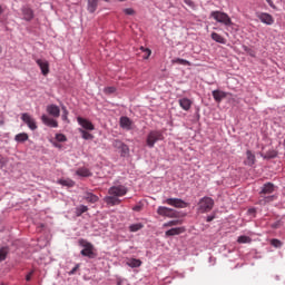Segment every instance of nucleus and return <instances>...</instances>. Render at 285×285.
Returning <instances> with one entry per match:
<instances>
[{"label": "nucleus", "mask_w": 285, "mask_h": 285, "mask_svg": "<svg viewBox=\"0 0 285 285\" xmlns=\"http://www.w3.org/2000/svg\"><path fill=\"white\" fill-rule=\"evenodd\" d=\"M78 244L83 248L80 252V255H82V257H88L89 259H95V257H97V254L95 253V245H92V243L80 238L78 240Z\"/></svg>", "instance_id": "1"}, {"label": "nucleus", "mask_w": 285, "mask_h": 285, "mask_svg": "<svg viewBox=\"0 0 285 285\" xmlns=\"http://www.w3.org/2000/svg\"><path fill=\"white\" fill-rule=\"evenodd\" d=\"M157 141H164V131L161 130H151L147 135L146 144L148 148H155Z\"/></svg>", "instance_id": "2"}, {"label": "nucleus", "mask_w": 285, "mask_h": 285, "mask_svg": "<svg viewBox=\"0 0 285 285\" xmlns=\"http://www.w3.org/2000/svg\"><path fill=\"white\" fill-rule=\"evenodd\" d=\"M212 19H215L218 23H223V26L230 27L233 26V20L230 19V16H228L225 12L222 11H212L210 12Z\"/></svg>", "instance_id": "3"}, {"label": "nucleus", "mask_w": 285, "mask_h": 285, "mask_svg": "<svg viewBox=\"0 0 285 285\" xmlns=\"http://www.w3.org/2000/svg\"><path fill=\"white\" fill-rule=\"evenodd\" d=\"M215 206V200L210 197H203L198 203V213H210Z\"/></svg>", "instance_id": "4"}, {"label": "nucleus", "mask_w": 285, "mask_h": 285, "mask_svg": "<svg viewBox=\"0 0 285 285\" xmlns=\"http://www.w3.org/2000/svg\"><path fill=\"white\" fill-rule=\"evenodd\" d=\"M128 194V187L124 186V185H116V186H111L108 189V195H111L114 197H124L125 195Z\"/></svg>", "instance_id": "5"}, {"label": "nucleus", "mask_w": 285, "mask_h": 285, "mask_svg": "<svg viewBox=\"0 0 285 285\" xmlns=\"http://www.w3.org/2000/svg\"><path fill=\"white\" fill-rule=\"evenodd\" d=\"M157 215H160V217H168L169 219H175V217H178L177 210L166 206H159L157 208Z\"/></svg>", "instance_id": "6"}, {"label": "nucleus", "mask_w": 285, "mask_h": 285, "mask_svg": "<svg viewBox=\"0 0 285 285\" xmlns=\"http://www.w3.org/2000/svg\"><path fill=\"white\" fill-rule=\"evenodd\" d=\"M163 204L174 206V208H188V203L184 202L180 198H167L163 202Z\"/></svg>", "instance_id": "7"}, {"label": "nucleus", "mask_w": 285, "mask_h": 285, "mask_svg": "<svg viewBox=\"0 0 285 285\" xmlns=\"http://www.w3.org/2000/svg\"><path fill=\"white\" fill-rule=\"evenodd\" d=\"M256 17L262 23H265V26H273V23H275V19L271 16V13L257 11Z\"/></svg>", "instance_id": "8"}, {"label": "nucleus", "mask_w": 285, "mask_h": 285, "mask_svg": "<svg viewBox=\"0 0 285 285\" xmlns=\"http://www.w3.org/2000/svg\"><path fill=\"white\" fill-rule=\"evenodd\" d=\"M21 120L28 126V128H30V130H37V121L35 120V118H32V116H30V114H22Z\"/></svg>", "instance_id": "9"}, {"label": "nucleus", "mask_w": 285, "mask_h": 285, "mask_svg": "<svg viewBox=\"0 0 285 285\" xmlns=\"http://www.w3.org/2000/svg\"><path fill=\"white\" fill-rule=\"evenodd\" d=\"M36 63L37 66H39L43 77H47V75L50 73V63L48 62V60L37 59Z\"/></svg>", "instance_id": "10"}, {"label": "nucleus", "mask_w": 285, "mask_h": 285, "mask_svg": "<svg viewBox=\"0 0 285 285\" xmlns=\"http://www.w3.org/2000/svg\"><path fill=\"white\" fill-rule=\"evenodd\" d=\"M112 146L114 148H116L117 150H120L121 151V155H128L129 153V148H128V145L124 144V141L119 140V139H116L112 141Z\"/></svg>", "instance_id": "11"}, {"label": "nucleus", "mask_w": 285, "mask_h": 285, "mask_svg": "<svg viewBox=\"0 0 285 285\" xmlns=\"http://www.w3.org/2000/svg\"><path fill=\"white\" fill-rule=\"evenodd\" d=\"M41 121L42 124H45V126H48L49 128H59V122H57L55 118H50L48 115H42Z\"/></svg>", "instance_id": "12"}, {"label": "nucleus", "mask_w": 285, "mask_h": 285, "mask_svg": "<svg viewBox=\"0 0 285 285\" xmlns=\"http://www.w3.org/2000/svg\"><path fill=\"white\" fill-rule=\"evenodd\" d=\"M77 121L79 126H81L82 130H95V125H92L90 120L82 117H78Z\"/></svg>", "instance_id": "13"}, {"label": "nucleus", "mask_w": 285, "mask_h": 285, "mask_svg": "<svg viewBox=\"0 0 285 285\" xmlns=\"http://www.w3.org/2000/svg\"><path fill=\"white\" fill-rule=\"evenodd\" d=\"M21 12L24 21H32L35 19V11L30 7H22Z\"/></svg>", "instance_id": "14"}, {"label": "nucleus", "mask_w": 285, "mask_h": 285, "mask_svg": "<svg viewBox=\"0 0 285 285\" xmlns=\"http://www.w3.org/2000/svg\"><path fill=\"white\" fill-rule=\"evenodd\" d=\"M47 112H48V115H50L51 117H55L57 119L61 115V109L57 105H48Z\"/></svg>", "instance_id": "15"}, {"label": "nucleus", "mask_w": 285, "mask_h": 285, "mask_svg": "<svg viewBox=\"0 0 285 285\" xmlns=\"http://www.w3.org/2000/svg\"><path fill=\"white\" fill-rule=\"evenodd\" d=\"M104 202L107 203L108 206H119V204H121V199L112 195L106 196Z\"/></svg>", "instance_id": "16"}, {"label": "nucleus", "mask_w": 285, "mask_h": 285, "mask_svg": "<svg viewBox=\"0 0 285 285\" xmlns=\"http://www.w3.org/2000/svg\"><path fill=\"white\" fill-rule=\"evenodd\" d=\"M97 8H99V0H87V10L90 14L97 12Z\"/></svg>", "instance_id": "17"}, {"label": "nucleus", "mask_w": 285, "mask_h": 285, "mask_svg": "<svg viewBox=\"0 0 285 285\" xmlns=\"http://www.w3.org/2000/svg\"><path fill=\"white\" fill-rule=\"evenodd\" d=\"M178 104L180 106V108H183V110H190L191 106H193V100L188 99V98H181L178 100Z\"/></svg>", "instance_id": "18"}, {"label": "nucleus", "mask_w": 285, "mask_h": 285, "mask_svg": "<svg viewBox=\"0 0 285 285\" xmlns=\"http://www.w3.org/2000/svg\"><path fill=\"white\" fill-rule=\"evenodd\" d=\"M185 228L184 227H175L171 229H168L165 235L166 237H175V235H181V233H185Z\"/></svg>", "instance_id": "19"}, {"label": "nucleus", "mask_w": 285, "mask_h": 285, "mask_svg": "<svg viewBox=\"0 0 285 285\" xmlns=\"http://www.w3.org/2000/svg\"><path fill=\"white\" fill-rule=\"evenodd\" d=\"M272 193H275V185L273 183L265 184L261 190V195H271Z\"/></svg>", "instance_id": "20"}, {"label": "nucleus", "mask_w": 285, "mask_h": 285, "mask_svg": "<svg viewBox=\"0 0 285 285\" xmlns=\"http://www.w3.org/2000/svg\"><path fill=\"white\" fill-rule=\"evenodd\" d=\"M83 199H86V202H88L89 204H97V202H99V196L90 191H86L83 195Z\"/></svg>", "instance_id": "21"}, {"label": "nucleus", "mask_w": 285, "mask_h": 285, "mask_svg": "<svg viewBox=\"0 0 285 285\" xmlns=\"http://www.w3.org/2000/svg\"><path fill=\"white\" fill-rule=\"evenodd\" d=\"M76 175L78 177H92V171H90V169L87 167H80L76 170Z\"/></svg>", "instance_id": "22"}, {"label": "nucleus", "mask_w": 285, "mask_h": 285, "mask_svg": "<svg viewBox=\"0 0 285 285\" xmlns=\"http://www.w3.org/2000/svg\"><path fill=\"white\" fill-rule=\"evenodd\" d=\"M212 95L217 104H222V100L226 99V92L222 90H214Z\"/></svg>", "instance_id": "23"}, {"label": "nucleus", "mask_w": 285, "mask_h": 285, "mask_svg": "<svg viewBox=\"0 0 285 285\" xmlns=\"http://www.w3.org/2000/svg\"><path fill=\"white\" fill-rule=\"evenodd\" d=\"M256 159H255V154L253 151L247 150L246 151V160L244 161L245 166H254Z\"/></svg>", "instance_id": "24"}, {"label": "nucleus", "mask_w": 285, "mask_h": 285, "mask_svg": "<svg viewBox=\"0 0 285 285\" xmlns=\"http://www.w3.org/2000/svg\"><path fill=\"white\" fill-rule=\"evenodd\" d=\"M28 139H30V136H28L27 132H20L14 136V141H17L18 144H23L28 141Z\"/></svg>", "instance_id": "25"}, {"label": "nucleus", "mask_w": 285, "mask_h": 285, "mask_svg": "<svg viewBox=\"0 0 285 285\" xmlns=\"http://www.w3.org/2000/svg\"><path fill=\"white\" fill-rule=\"evenodd\" d=\"M130 126H132V121H130V118H128V117L120 118V127L121 128H126L127 130H130Z\"/></svg>", "instance_id": "26"}, {"label": "nucleus", "mask_w": 285, "mask_h": 285, "mask_svg": "<svg viewBox=\"0 0 285 285\" xmlns=\"http://www.w3.org/2000/svg\"><path fill=\"white\" fill-rule=\"evenodd\" d=\"M127 266H130V268H139V266H141V261L137 258H129L127 261Z\"/></svg>", "instance_id": "27"}, {"label": "nucleus", "mask_w": 285, "mask_h": 285, "mask_svg": "<svg viewBox=\"0 0 285 285\" xmlns=\"http://www.w3.org/2000/svg\"><path fill=\"white\" fill-rule=\"evenodd\" d=\"M212 39H213V41H216V43L226 45L225 38L222 37V35H219V33H217V32H213V33H212Z\"/></svg>", "instance_id": "28"}, {"label": "nucleus", "mask_w": 285, "mask_h": 285, "mask_svg": "<svg viewBox=\"0 0 285 285\" xmlns=\"http://www.w3.org/2000/svg\"><path fill=\"white\" fill-rule=\"evenodd\" d=\"M78 130H79L82 139H86V140L95 139V136H92V134L86 131V129L79 128Z\"/></svg>", "instance_id": "29"}, {"label": "nucleus", "mask_w": 285, "mask_h": 285, "mask_svg": "<svg viewBox=\"0 0 285 285\" xmlns=\"http://www.w3.org/2000/svg\"><path fill=\"white\" fill-rule=\"evenodd\" d=\"M83 213H88V206L86 205H80L76 208V215L77 217H81Z\"/></svg>", "instance_id": "30"}, {"label": "nucleus", "mask_w": 285, "mask_h": 285, "mask_svg": "<svg viewBox=\"0 0 285 285\" xmlns=\"http://www.w3.org/2000/svg\"><path fill=\"white\" fill-rule=\"evenodd\" d=\"M141 228H144V224H141V223L131 224L129 226V232L130 233H137V232L141 230Z\"/></svg>", "instance_id": "31"}, {"label": "nucleus", "mask_w": 285, "mask_h": 285, "mask_svg": "<svg viewBox=\"0 0 285 285\" xmlns=\"http://www.w3.org/2000/svg\"><path fill=\"white\" fill-rule=\"evenodd\" d=\"M59 184L61 186H67V188H72L75 186V180H72V179H60Z\"/></svg>", "instance_id": "32"}, {"label": "nucleus", "mask_w": 285, "mask_h": 285, "mask_svg": "<svg viewBox=\"0 0 285 285\" xmlns=\"http://www.w3.org/2000/svg\"><path fill=\"white\" fill-rule=\"evenodd\" d=\"M171 63H178L179 66H190V61L181 58H176L171 60Z\"/></svg>", "instance_id": "33"}, {"label": "nucleus", "mask_w": 285, "mask_h": 285, "mask_svg": "<svg viewBox=\"0 0 285 285\" xmlns=\"http://www.w3.org/2000/svg\"><path fill=\"white\" fill-rule=\"evenodd\" d=\"M7 257H8V247H1L0 248V262H6Z\"/></svg>", "instance_id": "34"}, {"label": "nucleus", "mask_w": 285, "mask_h": 285, "mask_svg": "<svg viewBox=\"0 0 285 285\" xmlns=\"http://www.w3.org/2000/svg\"><path fill=\"white\" fill-rule=\"evenodd\" d=\"M238 244H250L253 239L248 236H239L237 239Z\"/></svg>", "instance_id": "35"}, {"label": "nucleus", "mask_w": 285, "mask_h": 285, "mask_svg": "<svg viewBox=\"0 0 285 285\" xmlns=\"http://www.w3.org/2000/svg\"><path fill=\"white\" fill-rule=\"evenodd\" d=\"M141 52H144L142 59H149L153 51L148 48L140 47Z\"/></svg>", "instance_id": "36"}, {"label": "nucleus", "mask_w": 285, "mask_h": 285, "mask_svg": "<svg viewBox=\"0 0 285 285\" xmlns=\"http://www.w3.org/2000/svg\"><path fill=\"white\" fill-rule=\"evenodd\" d=\"M275 157H277V151L275 150H269L266 153V155L264 156V159H275Z\"/></svg>", "instance_id": "37"}, {"label": "nucleus", "mask_w": 285, "mask_h": 285, "mask_svg": "<svg viewBox=\"0 0 285 285\" xmlns=\"http://www.w3.org/2000/svg\"><path fill=\"white\" fill-rule=\"evenodd\" d=\"M122 12L125 14H127L128 17H135V14H136L135 9H132V8H126V9L122 10Z\"/></svg>", "instance_id": "38"}, {"label": "nucleus", "mask_w": 285, "mask_h": 285, "mask_svg": "<svg viewBox=\"0 0 285 285\" xmlns=\"http://www.w3.org/2000/svg\"><path fill=\"white\" fill-rule=\"evenodd\" d=\"M271 244H272V246H274V248H282V242L277 238H273L271 240Z\"/></svg>", "instance_id": "39"}, {"label": "nucleus", "mask_w": 285, "mask_h": 285, "mask_svg": "<svg viewBox=\"0 0 285 285\" xmlns=\"http://www.w3.org/2000/svg\"><path fill=\"white\" fill-rule=\"evenodd\" d=\"M62 121H68V109L66 108V106H62Z\"/></svg>", "instance_id": "40"}, {"label": "nucleus", "mask_w": 285, "mask_h": 285, "mask_svg": "<svg viewBox=\"0 0 285 285\" xmlns=\"http://www.w3.org/2000/svg\"><path fill=\"white\" fill-rule=\"evenodd\" d=\"M178 224H181L179 220H169L168 223H165V227H170V226H178Z\"/></svg>", "instance_id": "41"}, {"label": "nucleus", "mask_w": 285, "mask_h": 285, "mask_svg": "<svg viewBox=\"0 0 285 285\" xmlns=\"http://www.w3.org/2000/svg\"><path fill=\"white\" fill-rule=\"evenodd\" d=\"M56 139H57L58 141H60V142H63V141H67V140H68V138H66V135H63V134H57V135H56Z\"/></svg>", "instance_id": "42"}, {"label": "nucleus", "mask_w": 285, "mask_h": 285, "mask_svg": "<svg viewBox=\"0 0 285 285\" xmlns=\"http://www.w3.org/2000/svg\"><path fill=\"white\" fill-rule=\"evenodd\" d=\"M116 91H117V89L115 87H107V88H105L106 95H112Z\"/></svg>", "instance_id": "43"}, {"label": "nucleus", "mask_w": 285, "mask_h": 285, "mask_svg": "<svg viewBox=\"0 0 285 285\" xmlns=\"http://www.w3.org/2000/svg\"><path fill=\"white\" fill-rule=\"evenodd\" d=\"M77 271H79V264H77V265L69 272V275H75V273H77Z\"/></svg>", "instance_id": "44"}, {"label": "nucleus", "mask_w": 285, "mask_h": 285, "mask_svg": "<svg viewBox=\"0 0 285 285\" xmlns=\"http://www.w3.org/2000/svg\"><path fill=\"white\" fill-rule=\"evenodd\" d=\"M32 275H35V272H29L28 275L26 276V282H30L32 279Z\"/></svg>", "instance_id": "45"}, {"label": "nucleus", "mask_w": 285, "mask_h": 285, "mask_svg": "<svg viewBox=\"0 0 285 285\" xmlns=\"http://www.w3.org/2000/svg\"><path fill=\"white\" fill-rule=\"evenodd\" d=\"M267 3H268V6H271L274 10L277 8V7H275V3H273V0H265Z\"/></svg>", "instance_id": "46"}, {"label": "nucleus", "mask_w": 285, "mask_h": 285, "mask_svg": "<svg viewBox=\"0 0 285 285\" xmlns=\"http://www.w3.org/2000/svg\"><path fill=\"white\" fill-rule=\"evenodd\" d=\"M6 166V158L0 159V168H3Z\"/></svg>", "instance_id": "47"}, {"label": "nucleus", "mask_w": 285, "mask_h": 285, "mask_svg": "<svg viewBox=\"0 0 285 285\" xmlns=\"http://www.w3.org/2000/svg\"><path fill=\"white\" fill-rule=\"evenodd\" d=\"M132 210H136L137 213H139V210H141V206H135L132 207Z\"/></svg>", "instance_id": "48"}, {"label": "nucleus", "mask_w": 285, "mask_h": 285, "mask_svg": "<svg viewBox=\"0 0 285 285\" xmlns=\"http://www.w3.org/2000/svg\"><path fill=\"white\" fill-rule=\"evenodd\" d=\"M213 219H215V216H207L206 222L210 223V222H213Z\"/></svg>", "instance_id": "49"}, {"label": "nucleus", "mask_w": 285, "mask_h": 285, "mask_svg": "<svg viewBox=\"0 0 285 285\" xmlns=\"http://www.w3.org/2000/svg\"><path fill=\"white\" fill-rule=\"evenodd\" d=\"M273 199H274V196H268V197L266 198V202H273Z\"/></svg>", "instance_id": "50"}, {"label": "nucleus", "mask_w": 285, "mask_h": 285, "mask_svg": "<svg viewBox=\"0 0 285 285\" xmlns=\"http://www.w3.org/2000/svg\"><path fill=\"white\" fill-rule=\"evenodd\" d=\"M0 14H3V7L0 4Z\"/></svg>", "instance_id": "51"}, {"label": "nucleus", "mask_w": 285, "mask_h": 285, "mask_svg": "<svg viewBox=\"0 0 285 285\" xmlns=\"http://www.w3.org/2000/svg\"><path fill=\"white\" fill-rule=\"evenodd\" d=\"M6 122L3 120H0V126H3Z\"/></svg>", "instance_id": "52"}, {"label": "nucleus", "mask_w": 285, "mask_h": 285, "mask_svg": "<svg viewBox=\"0 0 285 285\" xmlns=\"http://www.w3.org/2000/svg\"><path fill=\"white\" fill-rule=\"evenodd\" d=\"M1 52H3V48L0 46V55H1Z\"/></svg>", "instance_id": "53"}, {"label": "nucleus", "mask_w": 285, "mask_h": 285, "mask_svg": "<svg viewBox=\"0 0 285 285\" xmlns=\"http://www.w3.org/2000/svg\"><path fill=\"white\" fill-rule=\"evenodd\" d=\"M104 1H106L108 3V1H110V0H104ZM118 1H126V0H118Z\"/></svg>", "instance_id": "54"}, {"label": "nucleus", "mask_w": 285, "mask_h": 285, "mask_svg": "<svg viewBox=\"0 0 285 285\" xmlns=\"http://www.w3.org/2000/svg\"><path fill=\"white\" fill-rule=\"evenodd\" d=\"M56 146V148H59V144H53Z\"/></svg>", "instance_id": "55"}, {"label": "nucleus", "mask_w": 285, "mask_h": 285, "mask_svg": "<svg viewBox=\"0 0 285 285\" xmlns=\"http://www.w3.org/2000/svg\"><path fill=\"white\" fill-rule=\"evenodd\" d=\"M249 213H255V209H249Z\"/></svg>", "instance_id": "56"}]
</instances>
